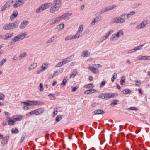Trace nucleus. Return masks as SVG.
<instances>
[{
	"instance_id": "nucleus-54",
	"label": "nucleus",
	"mask_w": 150,
	"mask_h": 150,
	"mask_svg": "<svg viewBox=\"0 0 150 150\" xmlns=\"http://www.w3.org/2000/svg\"><path fill=\"white\" fill-rule=\"evenodd\" d=\"M62 19L61 17L59 16L58 17L56 18L55 19L56 22H58L60 21Z\"/></svg>"
},
{
	"instance_id": "nucleus-38",
	"label": "nucleus",
	"mask_w": 150,
	"mask_h": 150,
	"mask_svg": "<svg viewBox=\"0 0 150 150\" xmlns=\"http://www.w3.org/2000/svg\"><path fill=\"white\" fill-rule=\"evenodd\" d=\"M118 101V100L117 101L116 100H114L113 101L110 103V105L112 106H114L116 105L117 104V102Z\"/></svg>"
},
{
	"instance_id": "nucleus-30",
	"label": "nucleus",
	"mask_w": 150,
	"mask_h": 150,
	"mask_svg": "<svg viewBox=\"0 0 150 150\" xmlns=\"http://www.w3.org/2000/svg\"><path fill=\"white\" fill-rule=\"evenodd\" d=\"M67 78L66 77H64L63 80L61 84V85L65 86L67 83Z\"/></svg>"
},
{
	"instance_id": "nucleus-13",
	"label": "nucleus",
	"mask_w": 150,
	"mask_h": 150,
	"mask_svg": "<svg viewBox=\"0 0 150 150\" xmlns=\"http://www.w3.org/2000/svg\"><path fill=\"white\" fill-rule=\"evenodd\" d=\"M93 113L95 114H101L105 113V112L103 110H101L100 109H97L95 110L93 112Z\"/></svg>"
},
{
	"instance_id": "nucleus-1",
	"label": "nucleus",
	"mask_w": 150,
	"mask_h": 150,
	"mask_svg": "<svg viewBox=\"0 0 150 150\" xmlns=\"http://www.w3.org/2000/svg\"><path fill=\"white\" fill-rule=\"evenodd\" d=\"M130 15L128 14L124 13L120 15L119 17H115L112 20L113 23H122L125 22L126 19H129L130 18Z\"/></svg>"
},
{
	"instance_id": "nucleus-57",
	"label": "nucleus",
	"mask_w": 150,
	"mask_h": 150,
	"mask_svg": "<svg viewBox=\"0 0 150 150\" xmlns=\"http://www.w3.org/2000/svg\"><path fill=\"white\" fill-rule=\"evenodd\" d=\"M40 91L42 92L43 91V84L40 83Z\"/></svg>"
},
{
	"instance_id": "nucleus-25",
	"label": "nucleus",
	"mask_w": 150,
	"mask_h": 150,
	"mask_svg": "<svg viewBox=\"0 0 150 150\" xmlns=\"http://www.w3.org/2000/svg\"><path fill=\"white\" fill-rule=\"evenodd\" d=\"M13 34H14L13 33L7 34V36H6V38H4V39L6 40L8 38H10L13 36Z\"/></svg>"
},
{
	"instance_id": "nucleus-21",
	"label": "nucleus",
	"mask_w": 150,
	"mask_h": 150,
	"mask_svg": "<svg viewBox=\"0 0 150 150\" xmlns=\"http://www.w3.org/2000/svg\"><path fill=\"white\" fill-rule=\"evenodd\" d=\"M15 122L13 119V120H12L11 118H9V120L8 121V123L10 125H13Z\"/></svg>"
},
{
	"instance_id": "nucleus-42",
	"label": "nucleus",
	"mask_w": 150,
	"mask_h": 150,
	"mask_svg": "<svg viewBox=\"0 0 150 150\" xmlns=\"http://www.w3.org/2000/svg\"><path fill=\"white\" fill-rule=\"evenodd\" d=\"M83 26L82 25H81L79 26L78 31L80 33L83 31Z\"/></svg>"
},
{
	"instance_id": "nucleus-9",
	"label": "nucleus",
	"mask_w": 150,
	"mask_h": 150,
	"mask_svg": "<svg viewBox=\"0 0 150 150\" xmlns=\"http://www.w3.org/2000/svg\"><path fill=\"white\" fill-rule=\"evenodd\" d=\"M28 21L27 20L23 21L20 25L19 28L21 29L24 28L28 23Z\"/></svg>"
},
{
	"instance_id": "nucleus-32",
	"label": "nucleus",
	"mask_w": 150,
	"mask_h": 150,
	"mask_svg": "<svg viewBox=\"0 0 150 150\" xmlns=\"http://www.w3.org/2000/svg\"><path fill=\"white\" fill-rule=\"evenodd\" d=\"M72 39H73V38L72 35H69L65 38V40L66 41L70 40Z\"/></svg>"
},
{
	"instance_id": "nucleus-6",
	"label": "nucleus",
	"mask_w": 150,
	"mask_h": 150,
	"mask_svg": "<svg viewBox=\"0 0 150 150\" xmlns=\"http://www.w3.org/2000/svg\"><path fill=\"white\" fill-rule=\"evenodd\" d=\"M25 2V0H18L13 4V8H17L23 5Z\"/></svg>"
},
{
	"instance_id": "nucleus-63",
	"label": "nucleus",
	"mask_w": 150,
	"mask_h": 150,
	"mask_svg": "<svg viewBox=\"0 0 150 150\" xmlns=\"http://www.w3.org/2000/svg\"><path fill=\"white\" fill-rule=\"evenodd\" d=\"M56 23V22L55 20H52L50 22V25H53V24H55Z\"/></svg>"
},
{
	"instance_id": "nucleus-2",
	"label": "nucleus",
	"mask_w": 150,
	"mask_h": 150,
	"mask_svg": "<svg viewBox=\"0 0 150 150\" xmlns=\"http://www.w3.org/2000/svg\"><path fill=\"white\" fill-rule=\"evenodd\" d=\"M61 6V0H54L50 9V13H53L58 11L59 9Z\"/></svg>"
},
{
	"instance_id": "nucleus-26",
	"label": "nucleus",
	"mask_w": 150,
	"mask_h": 150,
	"mask_svg": "<svg viewBox=\"0 0 150 150\" xmlns=\"http://www.w3.org/2000/svg\"><path fill=\"white\" fill-rule=\"evenodd\" d=\"M122 92L123 94H127L131 93V91L129 89H125L122 91Z\"/></svg>"
},
{
	"instance_id": "nucleus-24",
	"label": "nucleus",
	"mask_w": 150,
	"mask_h": 150,
	"mask_svg": "<svg viewBox=\"0 0 150 150\" xmlns=\"http://www.w3.org/2000/svg\"><path fill=\"white\" fill-rule=\"evenodd\" d=\"M116 7V5H112L106 8H107V9L108 10V11H110L111 10L114 9Z\"/></svg>"
},
{
	"instance_id": "nucleus-49",
	"label": "nucleus",
	"mask_w": 150,
	"mask_h": 150,
	"mask_svg": "<svg viewBox=\"0 0 150 150\" xmlns=\"http://www.w3.org/2000/svg\"><path fill=\"white\" fill-rule=\"evenodd\" d=\"M106 37L105 36H103L100 39V40L99 41V42H102L104 40L106 39Z\"/></svg>"
},
{
	"instance_id": "nucleus-46",
	"label": "nucleus",
	"mask_w": 150,
	"mask_h": 150,
	"mask_svg": "<svg viewBox=\"0 0 150 150\" xmlns=\"http://www.w3.org/2000/svg\"><path fill=\"white\" fill-rule=\"evenodd\" d=\"M64 65V64L62 61L60 62L57 64L56 65V67H61V66H62V65Z\"/></svg>"
},
{
	"instance_id": "nucleus-34",
	"label": "nucleus",
	"mask_w": 150,
	"mask_h": 150,
	"mask_svg": "<svg viewBox=\"0 0 150 150\" xmlns=\"http://www.w3.org/2000/svg\"><path fill=\"white\" fill-rule=\"evenodd\" d=\"M6 60L7 59L6 58H4L1 61H0V68H1L3 64L6 62Z\"/></svg>"
},
{
	"instance_id": "nucleus-51",
	"label": "nucleus",
	"mask_w": 150,
	"mask_h": 150,
	"mask_svg": "<svg viewBox=\"0 0 150 150\" xmlns=\"http://www.w3.org/2000/svg\"><path fill=\"white\" fill-rule=\"evenodd\" d=\"M50 98L52 100H54L55 99V97L52 94H50L49 95Z\"/></svg>"
},
{
	"instance_id": "nucleus-27",
	"label": "nucleus",
	"mask_w": 150,
	"mask_h": 150,
	"mask_svg": "<svg viewBox=\"0 0 150 150\" xmlns=\"http://www.w3.org/2000/svg\"><path fill=\"white\" fill-rule=\"evenodd\" d=\"M36 109L38 115L43 113L44 111V109L43 108H39Z\"/></svg>"
},
{
	"instance_id": "nucleus-3",
	"label": "nucleus",
	"mask_w": 150,
	"mask_h": 150,
	"mask_svg": "<svg viewBox=\"0 0 150 150\" xmlns=\"http://www.w3.org/2000/svg\"><path fill=\"white\" fill-rule=\"evenodd\" d=\"M19 22L16 21L13 23H9L5 25L3 27V28L6 30H11L17 28L19 25Z\"/></svg>"
},
{
	"instance_id": "nucleus-31",
	"label": "nucleus",
	"mask_w": 150,
	"mask_h": 150,
	"mask_svg": "<svg viewBox=\"0 0 150 150\" xmlns=\"http://www.w3.org/2000/svg\"><path fill=\"white\" fill-rule=\"evenodd\" d=\"M143 46V45H141L139 46H137V47H135V48L134 49H133V50H134L133 51H134L135 52L137 50H140V49H141V48Z\"/></svg>"
},
{
	"instance_id": "nucleus-61",
	"label": "nucleus",
	"mask_w": 150,
	"mask_h": 150,
	"mask_svg": "<svg viewBox=\"0 0 150 150\" xmlns=\"http://www.w3.org/2000/svg\"><path fill=\"white\" fill-rule=\"evenodd\" d=\"M25 137V135L23 134L21 138V142L22 143L24 141Z\"/></svg>"
},
{
	"instance_id": "nucleus-14",
	"label": "nucleus",
	"mask_w": 150,
	"mask_h": 150,
	"mask_svg": "<svg viewBox=\"0 0 150 150\" xmlns=\"http://www.w3.org/2000/svg\"><path fill=\"white\" fill-rule=\"evenodd\" d=\"M81 56L87 57L90 55V53L88 51H83L82 52Z\"/></svg>"
},
{
	"instance_id": "nucleus-29",
	"label": "nucleus",
	"mask_w": 150,
	"mask_h": 150,
	"mask_svg": "<svg viewBox=\"0 0 150 150\" xmlns=\"http://www.w3.org/2000/svg\"><path fill=\"white\" fill-rule=\"evenodd\" d=\"M146 56L140 55L139 56V58L138 59L139 60H146Z\"/></svg>"
},
{
	"instance_id": "nucleus-40",
	"label": "nucleus",
	"mask_w": 150,
	"mask_h": 150,
	"mask_svg": "<svg viewBox=\"0 0 150 150\" xmlns=\"http://www.w3.org/2000/svg\"><path fill=\"white\" fill-rule=\"evenodd\" d=\"M117 74L116 73H114L112 75V77L111 78V81L113 82L114 81L115 79L117 78Z\"/></svg>"
},
{
	"instance_id": "nucleus-39",
	"label": "nucleus",
	"mask_w": 150,
	"mask_h": 150,
	"mask_svg": "<svg viewBox=\"0 0 150 150\" xmlns=\"http://www.w3.org/2000/svg\"><path fill=\"white\" fill-rule=\"evenodd\" d=\"M104 99L105 100H108L110 98L109 93L104 94Z\"/></svg>"
},
{
	"instance_id": "nucleus-35",
	"label": "nucleus",
	"mask_w": 150,
	"mask_h": 150,
	"mask_svg": "<svg viewBox=\"0 0 150 150\" xmlns=\"http://www.w3.org/2000/svg\"><path fill=\"white\" fill-rule=\"evenodd\" d=\"M93 84L92 83H90L88 84L85 85L84 86V87L87 88H93Z\"/></svg>"
},
{
	"instance_id": "nucleus-12",
	"label": "nucleus",
	"mask_w": 150,
	"mask_h": 150,
	"mask_svg": "<svg viewBox=\"0 0 150 150\" xmlns=\"http://www.w3.org/2000/svg\"><path fill=\"white\" fill-rule=\"evenodd\" d=\"M74 55H71L69 57L63 59L62 61L64 64L69 62H70L71 60V57H74Z\"/></svg>"
},
{
	"instance_id": "nucleus-28",
	"label": "nucleus",
	"mask_w": 150,
	"mask_h": 150,
	"mask_svg": "<svg viewBox=\"0 0 150 150\" xmlns=\"http://www.w3.org/2000/svg\"><path fill=\"white\" fill-rule=\"evenodd\" d=\"M27 56V54L25 52H24L23 53L21 54L19 57V59H22L23 58Z\"/></svg>"
},
{
	"instance_id": "nucleus-60",
	"label": "nucleus",
	"mask_w": 150,
	"mask_h": 150,
	"mask_svg": "<svg viewBox=\"0 0 150 150\" xmlns=\"http://www.w3.org/2000/svg\"><path fill=\"white\" fill-rule=\"evenodd\" d=\"M106 83L105 81H103L100 84V86L101 88L105 85Z\"/></svg>"
},
{
	"instance_id": "nucleus-7",
	"label": "nucleus",
	"mask_w": 150,
	"mask_h": 150,
	"mask_svg": "<svg viewBox=\"0 0 150 150\" xmlns=\"http://www.w3.org/2000/svg\"><path fill=\"white\" fill-rule=\"evenodd\" d=\"M147 21H148L147 20H144L140 24L137 25L136 28L137 29H140L145 27L148 23Z\"/></svg>"
},
{
	"instance_id": "nucleus-64",
	"label": "nucleus",
	"mask_w": 150,
	"mask_h": 150,
	"mask_svg": "<svg viewBox=\"0 0 150 150\" xmlns=\"http://www.w3.org/2000/svg\"><path fill=\"white\" fill-rule=\"evenodd\" d=\"M16 17H15V16H13V14L11 15L10 17V19L11 21L13 20Z\"/></svg>"
},
{
	"instance_id": "nucleus-43",
	"label": "nucleus",
	"mask_w": 150,
	"mask_h": 150,
	"mask_svg": "<svg viewBox=\"0 0 150 150\" xmlns=\"http://www.w3.org/2000/svg\"><path fill=\"white\" fill-rule=\"evenodd\" d=\"M96 21H98V18H96L93 20L91 23V25H93L95 24Z\"/></svg>"
},
{
	"instance_id": "nucleus-50",
	"label": "nucleus",
	"mask_w": 150,
	"mask_h": 150,
	"mask_svg": "<svg viewBox=\"0 0 150 150\" xmlns=\"http://www.w3.org/2000/svg\"><path fill=\"white\" fill-rule=\"evenodd\" d=\"M82 35H81L80 34L79 35H72V37L73 39H75L76 38H79L80 37H81Z\"/></svg>"
},
{
	"instance_id": "nucleus-15",
	"label": "nucleus",
	"mask_w": 150,
	"mask_h": 150,
	"mask_svg": "<svg viewBox=\"0 0 150 150\" xmlns=\"http://www.w3.org/2000/svg\"><path fill=\"white\" fill-rule=\"evenodd\" d=\"M57 38V36H53L52 38H51L50 39L48 40L47 41H46V44H49L50 43L52 42H54L55 39H56Z\"/></svg>"
},
{
	"instance_id": "nucleus-8",
	"label": "nucleus",
	"mask_w": 150,
	"mask_h": 150,
	"mask_svg": "<svg viewBox=\"0 0 150 150\" xmlns=\"http://www.w3.org/2000/svg\"><path fill=\"white\" fill-rule=\"evenodd\" d=\"M9 136H7L3 137L1 142V145L2 146H4L7 143L8 140Z\"/></svg>"
},
{
	"instance_id": "nucleus-16",
	"label": "nucleus",
	"mask_w": 150,
	"mask_h": 150,
	"mask_svg": "<svg viewBox=\"0 0 150 150\" xmlns=\"http://www.w3.org/2000/svg\"><path fill=\"white\" fill-rule=\"evenodd\" d=\"M49 63H45L43 64H42L41 67V69L43 71L46 70L48 67Z\"/></svg>"
},
{
	"instance_id": "nucleus-22",
	"label": "nucleus",
	"mask_w": 150,
	"mask_h": 150,
	"mask_svg": "<svg viewBox=\"0 0 150 150\" xmlns=\"http://www.w3.org/2000/svg\"><path fill=\"white\" fill-rule=\"evenodd\" d=\"M116 36L118 38L120 36L123 35V31L122 30H120L117 33L115 34Z\"/></svg>"
},
{
	"instance_id": "nucleus-4",
	"label": "nucleus",
	"mask_w": 150,
	"mask_h": 150,
	"mask_svg": "<svg viewBox=\"0 0 150 150\" xmlns=\"http://www.w3.org/2000/svg\"><path fill=\"white\" fill-rule=\"evenodd\" d=\"M26 35V32L20 33L15 36L13 39H12V40L15 42L21 40L25 38Z\"/></svg>"
},
{
	"instance_id": "nucleus-58",
	"label": "nucleus",
	"mask_w": 150,
	"mask_h": 150,
	"mask_svg": "<svg viewBox=\"0 0 150 150\" xmlns=\"http://www.w3.org/2000/svg\"><path fill=\"white\" fill-rule=\"evenodd\" d=\"M58 26H59L60 29H62L64 28V24H60Z\"/></svg>"
},
{
	"instance_id": "nucleus-47",
	"label": "nucleus",
	"mask_w": 150,
	"mask_h": 150,
	"mask_svg": "<svg viewBox=\"0 0 150 150\" xmlns=\"http://www.w3.org/2000/svg\"><path fill=\"white\" fill-rule=\"evenodd\" d=\"M18 14V12L16 10L14 11L13 12V13L12 14L15 17H16Z\"/></svg>"
},
{
	"instance_id": "nucleus-33",
	"label": "nucleus",
	"mask_w": 150,
	"mask_h": 150,
	"mask_svg": "<svg viewBox=\"0 0 150 150\" xmlns=\"http://www.w3.org/2000/svg\"><path fill=\"white\" fill-rule=\"evenodd\" d=\"M18 129L16 128H12L11 129V132L13 133L16 134L18 133Z\"/></svg>"
},
{
	"instance_id": "nucleus-59",
	"label": "nucleus",
	"mask_w": 150,
	"mask_h": 150,
	"mask_svg": "<svg viewBox=\"0 0 150 150\" xmlns=\"http://www.w3.org/2000/svg\"><path fill=\"white\" fill-rule=\"evenodd\" d=\"M104 94H101L98 97L100 98H101L103 99H104Z\"/></svg>"
},
{
	"instance_id": "nucleus-20",
	"label": "nucleus",
	"mask_w": 150,
	"mask_h": 150,
	"mask_svg": "<svg viewBox=\"0 0 150 150\" xmlns=\"http://www.w3.org/2000/svg\"><path fill=\"white\" fill-rule=\"evenodd\" d=\"M118 38V37L115 34H113L110 38V40L111 41H113L116 40Z\"/></svg>"
},
{
	"instance_id": "nucleus-11",
	"label": "nucleus",
	"mask_w": 150,
	"mask_h": 150,
	"mask_svg": "<svg viewBox=\"0 0 150 150\" xmlns=\"http://www.w3.org/2000/svg\"><path fill=\"white\" fill-rule=\"evenodd\" d=\"M51 5V3H48L43 4L40 7V8L42 10V11L49 7Z\"/></svg>"
},
{
	"instance_id": "nucleus-44",
	"label": "nucleus",
	"mask_w": 150,
	"mask_h": 150,
	"mask_svg": "<svg viewBox=\"0 0 150 150\" xmlns=\"http://www.w3.org/2000/svg\"><path fill=\"white\" fill-rule=\"evenodd\" d=\"M108 11V10L107 9L106 7L105 8H104L102 9L100 11V13L101 14H102L104 12H105L106 11Z\"/></svg>"
},
{
	"instance_id": "nucleus-5",
	"label": "nucleus",
	"mask_w": 150,
	"mask_h": 150,
	"mask_svg": "<svg viewBox=\"0 0 150 150\" xmlns=\"http://www.w3.org/2000/svg\"><path fill=\"white\" fill-rule=\"evenodd\" d=\"M14 1L13 0H10L7 2L1 8V11H3L5 10L7 8H8L10 5L12 4Z\"/></svg>"
},
{
	"instance_id": "nucleus-41",
	"label": "nucleus",
	"mask_w": 150,
	"mask_h": 150,
	"mask_svg": "<svg viewBox=\"0 0 150 150\" xmlns=\"http://www.w3.org/2000/svg\"><path fill=\"white\" fill-rule=\"evenodd\" d=\"M110 95V98H113L115 97H116L118 95V94L117 93H114L111 94L109 93Z\"/></svg>"
},
{
	"instance_id": "nucleus-18",
	"label": "nucleus",
	"mask_w": 150,
	"mask_h": 150,
	"mask_svg": "<svg viewBox=\"0 0 150 150\" xmlns=\"http://www.w3.org/2000/svg\"><path fill=\"white\" fill-rule=\"evenodd\" d=\"M23 116L21 115H18L16 116L13 119L15 122L17 121H20L22 118Z\"/></svg>"
},
{
	"instance_id": "nucleus-19",
	"label": "nucleus",
	"mask_w": 150,
	"mask_h": 150,
	"mask_svg": "<svg viewBox=\"0 0 150 150\" xmlns=\"http://www.w3.org/2000/svg\"><path fill=\"white\" fill-rule=\"evenodd\" d=\"M33 105H43L44 103L43 102H40L39 101H33Z\"/></svg>"
},
{
	"instance_id": "nucleus-56",
	"label": "nucleus",
	"mask_w": 150,
	"mask_h": 150,
	"mask_svg": "<svg viewBox=\"0 0 150 150\" xmlns=\"http://www.w3.org/2000/svg\"><path fill=\"white\" fill-rule=\"evenodd\" d=\"M141 85V82L140 81H136V85L138 86H140Z\"/></svg>"
},
{
	"instance_id": "nucleus-36",
	"label": "nucleus",
	"mask_w": 150,
	"mask_h": 150,
	"mask_svg": "<svg viewBox=\"0 0 150 150\" xmlns=\"http://www.w3.org/2000/svg\"><path fill=\"white\" fill-rule=\"evenodd\" d=\"M125 76H123L121 78V80L120 81V82L121 85H123L124 83H125Z\"/></svg>"
},
{
	"instance_id": "nucleus-62",
	"label": "nucleus",
	"mask_w": 150,
	"mask_h": 150,
	"mask_svg": "<svg viewBox=\"0 0 150 150\" xmlns=\"http://www.w3.org/2000/svg\"><path fill=\"white\" fill-rule=\"evenodd\" d=\"M57 109H54V112H53V114H54V115L53 117L54 116L56 115L57 114Z\"/></svg>"
},
{
	"instance_id": "nucleus-10",
	"label": "nucleus",
	"mask_w": 150,
	"mask_h": 150,
	"mask_svg": "<svg viewBox=\"0 0 150 150\" xmlns=\"http://www.w3.org/2000/svg\"><path fill=\"white\" fill-rule=\"evenodd\" d=\"M87 68L94 74L99 72V70L97 68L94 67L89 66L87 67Z\"/></svg>"
},
{
	"instance_id": "nucleus-52",
	"label": "nucleus",
	"mask_w": 150,
	"mask_h": 150,
	"mask_svg": "<svg viewBox=\"0 0 150 150\" xmlns=\"http://www.w3.org/2000/svg\"><path fill=\"white\" fill-rule=\"evenodd\" d=\"M138 109L135 107H131L129 108V110H137Z\"/></svg>"
},
{
	"instance_id": "nucleus-45",
	"label": "nucleus",
	"mask_w": 150,
	"mask_h": 150,
	"mask_svg": "<svg viewBox=\"0 0 150 150\" xmlns=\"http://www.w3.org/2000/svg\"><path fill=\"white\" fill-rule=\"evenodd\" d=\"M79 86H77L76 87H74L73 88V87L72 86H71V88L72 89V90L71 91L72 92H75L76 91V90L79 88Z\"/></svg>"
},
{
	"instance_id": "nucleus-37",
	"label": "nucleus",
	"mask_w": 150,
	"mask_h": 150,
	"mask_svg": "<svg viewBox=\"0 0 150 150\" xmlns=\"http://www.w3.org/2000/svg\"><path fill=\"white\" fill-rule=\"evenodd\" d=\"M62 117L61 115H58L56 117L55 119V120L57 122L60 121L62 120Z\"/></svg>"
},
{
	"instance_id": "nucleus-23",
	"label": "nucleus",
	"mask_w": 150,
	"mask_h": 150,
	"mask_svg": "<svg viewBox=\"0 0 150 150\" xmlns=\"http://www.w3.org/2000/svg\"><path fill=\"white\" fill-rule=\"evenodd\" d=\"M71 15V13H65L62 15V16H60L61 17L62 19L67 16H69Z\"/></svg>"
},
{
	"instance_id": "nucleus-17",
	"label": "nucleus",
	"mask_w": 150,
	"mask_h": 150,
	"mask_svg": "<svg viewBox=\"0 0 150 150\" xmlns=\"http://www.w3.org/2000/svg\"><path fill=\"white\" fill-rule=\"evenodd\" d=\"M37 63H34L30 65V67L28 68V70H32L35 68L37 66Z\"/></svg>"
},
{
	"instance_id": "nucleus-55",
	"label": "nucleus",
	"mask_w": 150,
	"mask_h": 150,
	"mask_svg": "<svg viewBox=\"0 0 150 150\" xmlns=\"http://www.w3.org/2000/svg\"><path fill=\"white\" fill-rule=\"evenodd\" d=\"M4 98V96L2 94L0 93V100H3Z\"/></svg>"
},
{
	"instance_id": "nucleus-53",
	"label": "nucleus",
	"mask_w": 150,
	"mask_h": 150,
	"mask_svg": "<svg viewBox=\"0 0 150 150\" xmlns=\"http://www.w3.org/2000/svg\"><path fill=\"white\" fill-rule=\"evenodd\" d=\"M91 93V89L86 91L85 92V93L86 94H88Z\"/></svg>"
},
{
	"instance_id": "nucleus-48",
	"label": "nucleus",
	"mask_w": 150,
	"mask_h": 150,
	"mask_svg": "<svg viewBox=\"0 0 150 150\" xmlns=\"http://www.w3.org/2000/svg\"><path fill=\"white\" fill-rule=\"evenodd\" d=\"M28 106L33 105V101H28Z\"/></svg>"
}]
</instances>
